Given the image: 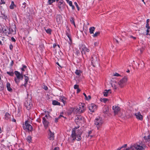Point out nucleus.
I'll list each match as a JSON object with an SVG mask.
<instances>
[{
	"label": "nucleus",
	"instance_id": "13",
	"mask_svg": "<svg viewBox=\"0 0 150 150\" xmlns=\"http://www.w3.org/2000/svg\"><path fill=\"white\" fill-rule=\"evenodd\" d=\"M112 109L115 115L117 114L120 111V108L117 106H113Z\"/></svg>",
	"mask_w": 150,
	"mask_h": 150
},
{
	"label": "nucleus",
	"instance_id": "15",
	"mask_svg": "<svg viewBox=\"0 0 150 150\" xmlns=\"http://www.w3.org/2000/svg\"><path fill=\"white\" fill-rule=\"evenodd\" d=\"M65 4V3L62 0H60L58 2V7L61 9L64 8Z\"/></svg>",
	"mask_w": 150,
	"mask_h": 150
},
{
	"label": "nucleus",
	"instance_id": "41",
	"mask_svg": "<svg viewBox=\"0 0 150 150\" xmlns=\"http://www.w3.org/2000/svg\"><path fill=\"white\" fill-rule=\"evenodd\" d=\"M7 73L11 76H13L14 74V73L13 72H9L7 71Z\"/></svg>",
	"mask_w": 150,
	"mask_h": 150
},
{
	"label": "nucleus",
	"instance_id": "61",
	"mask_svg": "<svg viewBox=\"0 0 150 150\" xmlns=\"http://www.w3.org/2000/svg\"><path fill=\"white\" fill-rule=\"evenodd\" d=\"M98 45V42H96L94 43V45L95 46H97Z\"/></svg>",
	"mask_w": 150,
	"mask_h": 150
},
{
	"label": "nucleus",
	"instance_id": "43",
	"mask_svg": "<svg viewBox=\"0 0 150 150\" xmlns=\"http://www.w3.org/2000/svg\"><path fill=\"white\" fill-rule=\"evenodd\" d=\"M113 75L114 76L122 77V76L120 74L116 72H115V73H114Z\"/></svg>",
	"mask_w": 150,
	"mask_h": 150
},
{
	"label": "nucleus",
	"instance_id": "50",
	"mask_svg": "<svg viewBox=\"0 0 150 150\" xmlns=\"http://www.w3.org/2000/svg\"><path fill=\"white\" fill-rule=\"evenodd\" d=\"M91 99V96H90L89 95L88 97H87V98H86V99L87 100H89Z\"/></svg>",
	"mask_w": 150,
	"mask_h": 150
},
{
	"label": "nucleus",
	"instance_id": "36",
	"mask_svg": "<svg viewBox=\"0 0 150 150\" xmlns=\"http://www.w3.org/2000/svg\"><path fill=\"white\" fill-rule=\"evenodd\" d=\"M100 34V32L98 31L96 32L93 35V37L95 38L99 35Z\"/></svg>",
	"mask_w": 150,
	"mask_h": 150
},
{
	"label": "nucleus",
	"instance_id": "30",
	"mask_svg": "<svg viewBox=\"0 0 150 150\" xmlns=\"http://www.w3.org/2000/svg\"><path fill=\"white\" fill-rule=\"evenodd\" d=\"M111 91V90L109 89L108 90H105V92L103 93V95L105 96H107L109 93V91Z\"/></svg>",
	"mask_w": 150,
	"mask_h": 150
},
{
	"label": "nucleus",
	"instance_id": "42",
	"mask_svg": "<svg viewBox=\"0 0 150 150\" xmlns=\"http://www.w3.org/2000/svg\"><path fill=\"white\" fill-rule=\"evenodd\" d=\"M26 139L28 142L29 143H30L31 140V137L30 136H28V137Z\"/></svg>",
	"mask_w": 150,
	"mask_h": 150
},
{
	"label": "nucleus",
	"instance_id": "24",
	"mask_svg": "<svg viewBox=\"0 0 150 150\" xmlns=\"http://www.w3.org/2000/svg\"><path fill=\"white\" fill-rule=\"evenodd\" d=\"M93 131V130H92L88 131V134L87 135H86L87 137H90L91 138L93 136V135H91Z\"/></svg>",
	"mask_w": 150,
	"mask_h": 150
},
{
	"label": "nucleus",
	"instance_id": "25",
	"mask_svg": "<svg viewBox=\"0 0 150 150\" xmlns=\"http://www.w3.org/2000/svg\"><path fill=\"white\" fill-rule=\"evenodd\" d=\"M95 29V28L94 27H90L89 29V32L90 34H93V32Z\"/></svg>",
	"mask_w": 150,
	"mask_h": 150
},
{
	"label": "nucleus",
	"instance_id": "5",
	"mask_svg": "<svg viewBox=\"0 0 150 150\" xmlns=\"http://www.w3.org/2000/svg\"><path fill=\"white\" fill-rule=\"evenodd\" d=\"M25 105L27 110L30 109L33 105L31 99L29 98L26 99L25 102Z\"/></svg>",
	"mask_w": 150,
	"mask_h": 150
},
{
	"label": "nucleus",
	"instance_id": "52",
	"mask_svg": "<svg viewBox=\"0 0 150 150\" xmlns=\"http://www.w3.org/2000/svg\"><path fill=\"white\" fill-rule=\"evenodd\" d=\"M60 99L61 100V101L63 102L64 104H65V101L64 100V99L62 98V97H61V98H60Z\"/></svg>",
	"mask_w": 150,
	"mask_h": 150
},
{
	"label": "nucleus",
	"instance_id": "12",
	"mask_svg": "<svg viewBox=\"0 0 150 150\" xmlns=\"http://www.w3.org/2000/svg\"><path fill=\"white\" fill-rule=\"evenodd\" d=\"M83 118L81 115H77L76 116V123L78 125V123H81V122L83 120Z\"/></svg>",
	"mask_w": 150,
	"mask_h": 150
},
{
	"label": "nucleus",
	"instance_id": "7",
	"mask_svg": "<svg viewBox=\"0 0 150 150\" xmlns=\"http://www.w3.org/2000/svg\"><path fill=\"white\" fill-rule=\"evenodd\" d=\"M79 47L82 54H85L86 52H89V50L86 47L85 45L82 44L79 45Z\"/></svg>",
	"mask_w": 150,
	"mask_h": 150
},
{
	"label": "nucleus",
	"instance_id": "1",
	"mask_svg": "<svg viewBox=\"0 0 150 150\" xmlns=\"http://www.w3.org/2000/svg\"><path fill=\"white\" fill-rule=\"evenodd\" d=\"M14 73L16 76L14 78V81L15 83L18 85L21 80H22L23 79V72L20 73L18 71H14Z\"/></svg>",
	"mask_w": 150,
	"mask_h": 150
},
{
	"label": "nucleus",
	"instance_id": "31",
	"mask_svg": "<svg viewBox=\"0 0 150 150\" xmlns=\"http://www.w3.org/2000/svg\"><path fill=\"white\" fill-rule=\"evenodd\" d=\"M16 6L14 4V2L13 1H12L11 4L10 6V8L11 9H13L14 8V7Z\"/></svg>",
	"mask_w": 150,
	"mask_h": 150
},
{
	"label": "nucleus",
	"instance_id": "26",
	"mask_svg": "<svg viewBox=\"0 0 150 150\" xmlns=\"http://www.w3.org/2000/svg\"><path fill=\"white\" fill-rule=\"evenodd\" d=\"M7 29L8 30V35L14 32L13 29L11 27L8 28L7 27Z\"/></svg>",
	"mask_w": 150,
	"mask_h": 150
},
{
	"label": "nucleus",
	"instance_id": "62",
	"mask_svg": "<svg viewBox=\"0 0 150 150\" xmlns=\"http://www.w3.org/2000/svg\"><path fill=\"white\" fill-rule=\"evenodd\" d=\"M83 94L84 95V96H85V99H86V98H87V96L86 95V94L84 93H83Z\"/></svg>",
	"mask_w": 150,
	"mask_h": 150
},
{
	"label": "nucleus",
	"instance_id": "56",
	"mask_svg": "<svg viewBox=\"0 0 150 150\" xmlns=\"http://www.w3.org/2000/svg\"><path fill=\"white\" fill-rule=\"evenodd\" d=\"M13 63H14L13 61V60H12L11 62L10 65L11 66H12Z\"/></svg>",
	"mask_w": 150,
	"mask_h": 150
},
{
	"label": "nucleus",
	"instance_id": "63",
	"mask_svg": "<svg viewBox=\"0 0 150 150\" xmlns=\"http://www.w3.org/2000/svg\"><path fill=\"white\" fill-rule=\"evenodd\" d=\"M76 53L77 54H80V51L79 50H77L76 52Z\"/></svg>",
	"mask_w": 150,
	"mask_h": 150
},
{
	"label": "nucleus",
	"instance_id": "58",
	"mask_svg": "<svg viewBox=\"0 0 150 150\" xmlns=\"http://www.w3.org/2000/svg\"><path fill=\"white\" fill-rule=\"evenodd\" d=\"M59 148L58 147H55L53 150H59Z\"/></svg>",
	"mask_w": 150,
	"mask_h": 150
},
{
	"label": "nucleus",
	"instance_id": "6",
	"mask_svg": "<svg viewBox=\"0 0 150 150\" xmlns=\"http://www.w3.org/2000/svg\"><path fill=\"white\" fill-rule=\"evenodd\" d=\"M103 121L101 118L100 117L99 118H96L94 121V124L96 125L98 130L102 126Z\"/></svg>",
	"mask_w": 150,
	"mask_h": 150
},
{
	"label": "nucleus",
	"instance_id": "21",
	"mask_svg": "<svg viewBox=\"0 0 150 150\" xmlns=\"http://www.w3.org/2000/svg\"><path fill=\"white\" fill-rule=\"evenodd\" d=\"M4 118L5 120H8L9 119H10V114L6 112L5 114V116H4Z\"/></svg>",
	"mask_w": 150,
	"mask_h": 150
},
{
	"label": "nucleus",
	"instance_id": "53",
	"mask_svg": "<svg viewBox=\"0 0 150 150\" xmlns=\"http://www.w3.org/2000/svg\"><path fill=\"white\" fill-rule=\"evenodd\" d=\"M11 40L13 42H15L16 41L15 39L13 37H11Z\"/></svg>",
	"mask_w": 150,
	"mask_h": 150
},
{
	"label": "nucleus",
	"instance_id": "55",
	"mask_svg": "<svg viewBox=\"0 0 150 150\" xmlns=\"http://www.w3.org/2000/svg\"><path fill=\"white\" fill-rule=\"evenodd\" d=\"M59 118H55L54 121L55 122H58V120L59 119Z\"/></svg>",
	"mask_w": 150,
	"mask_h": 150
},
{
	"label": "nucleus",
	"instance_id": "20",
	"mask_svg": "<svg viewBox=\"0 0 150 150\" xmlns=\"http://www.w3.org/2000/svg\"><path fill=\"white\" fill-rule=\"evenodd\" d=\"M24 76L25 77V83L24 84V86L25 87H26L27 84L28 83V82L29 79V78L28 77L26 76L25 75H24Z\"/></svg>",
	"mask_w": 150,
	"mask_h": 150
},
{
	"label": "nucleus",
	"instance_id": "38",
	"mask_svg": "<svg viewBox=\"0 0 150 150\" xmlns=\"http://www.w3.org/2000/svg\"><path fill=\"white\" fill-rule=\"evenodd\" d=\"M66 35L67 36V37H68V38H69V40H70V42H69V43L70 44L72 42H71V37H70V35L67 32H66Z\"/></svg>",
	"mask_w": 150,
	"mask_h": 150
},
{
	"label": "nucleus",
	"instance_id": "33",
	"mask_svg": "<svg viewBox=\"0 0 150 150\" xmlns=\"http://www.w3.org/2000/svg\"><path fill=\"white\" fill-rule=\"evenodd\" d=\"M76 7L77 10L79 11L80 9V7L81 6V5L80 4H78L76 2Z\"/></svg>",
	"mask_w": 150,
	"mask_h": 150
},
{
	"label": "nucleus",
	"instance_id": "9",
	"mask_svg": "<svg viewBox=\"0 0 150 150\" xmlns=\"http://www.w3.org/2000/svg\"><path fill=\"white\" fill-rule=\"evenodd\" d=\"M23 128L24 129H27L29 131H31L33 129L31 125L28 123V121H25L24 125H23Z\"/></svg>",
	"mask_w": 150,
	"mask_h": 150
},
{
	"label": "nucleus",
	"instance_id": "27",
	"mask_svg": "<svg viewBox=\"0 0 150 150\" xmlns=\"http://www.w3.org/2000/svg\"><path fill=\"white\" fill-rule=\"evenodd\" d=\"M52 104L54 105H60V103L58 101L56 100H54L52 101Z\"/></svg>",
	"mask_w": 150,
	"mask_h": 150
},
{
	"label": "nucleus",
	"instance_id": "23",
	"mask_svg": "<svg viewBox=\"0 0 150 150\" xmlns=\"http://www.w3.org/2000/svg\"><path fill=\"white\" fill-rule=\"evenodd\" d=\"M10 83H9L8 82L6 84V87L7 88V90H8V91L11 92L12 91V89L10 87Z\"/></svg>",
	"mask_w": 150,
	"mask_h": 150
},
{
	"label": "nucleus",
	"instance_id": "11",
	"mask_svg": "<svg viewBox=\"0 0 150 150\" xmlns=\"http://www.w3.org/2000/svg\"><path fill=\"white\" fill-rule=\"evenodd\" d=\"M69 141L74 143L75 140V128H74L72 130L71 137L69 139Z\"/></svg>",
	"mask_w": 150,
	"mask_h": 150
},
{
	"label": "nucleus",
	"instance_id": "37",
	"mask_svg": "<svg viewBox=\"0 0 150 150\" xmlns=\"http://www.w3.org/2000/svg\"><path fill=\"white\" fill-rule=\"evenodd\" d=\"M1 14L2 15V17L3 19H4L5 20H6L7 19V17L5 15V14L2 13L1 12Z\"/></svg>",
	"mask_w": 150,
	"mask_h": 150
},
{
	"label": "nucleus",
	"instance_id": "59",
	"mask_svg": "<svg viewBox=\"0 0 150 150\" xmlns=\"http://www.w3.org/2000/svg\"><path fill=\"white\" fill-rule=\"evenodd\" d=\"M127 146V144H125L123 145L122 147V148L124 147H126Z\"/></svg>",
	"mask_w": 150,
	"mask_h": 150
},
{
	"label": "nucleus",
	"instance_id": "49",
	"mask_svg": "<svg viewBox=\"0 0 150 150\" xmlns=\"http://www.w3.org/2000/svg\"><path fill=\"white\" fill-rule=\"evenodd\" d=\"M112 87L115 89H116L117 88V86L115 84L112 85Z\"/></svg>",
	"mask_w": 150,
	"mask_h": 150
},
{
	"label": "nucleus",
	"instance_id": "17",
	"mask_svg": "<svg viewBox=\"0 0 150 150\" xmlns=\"http://www.w3.org/2000/svg\"><path fill=\"white\" fill-rule=\"evenodd\" d=\"M42 122L45 129H47L48 127L49 122L46 120L45 117L42 118Z\"/></svg>",
	"mask_w": 150,
	"mask_h": 150
},
{
	"label": "nucleus",
	"instance_id": "48",
	"mask_svg": "<svg viewBox=\"0 0 150 150\" xmlns=\"http://www.w3.org/2000/svg\"><path fill=\"white\" fill-rule=\"evenodd\" d=\"M146 27L147 28L150 29V27L149 26V23H146Z\"/></svg>",
	"mask_w": 150,
	"mask_h": 150
},
{
	"label": "nucleus",
	"instance_id": "32",
	"mask_svg": "<svg viewBox=\"0 0 150 150\" xmlns=\"http://www.w3.org/2000/svg\"><path fill=\"white\" fill-rule=\"evenodd\" d=\"M8 30L7 27H6V28H3L2 29L3 33L7 35H8Z\"/></svg>",
	"mask_w": 150,
	"mask_h": 150
},
{
	"label": "nucleus",
	"instance_id": "51",
	"mask_svg": "<svg viewBox=\"0 0 150 150\" xmlns=\"http://www.w3.org/2000/svg\"><path fill=\"white\" fill-rule=\"evenodd\" d=\"M0 3L1 4H5V2H4V0H1V1H0Z\"/></svg>",
	"mask_w": 150,
	"mask_h": 150
},
{
	"label": "nucleus",
	"instance_id": "44",
	"mask_svg": "<svg viewBox=\"0 0 150 150\" xmlns=\"http://www.w3.org/2000/svg\"><path fill=\"white\" fill-rule=\"evenodd\" d=\"M4 89V86L2 83H0V91Z\"/></svg>",
	"mask_w": 150,
	"mask_h": 150
},
{
	"label": "nucleus",
	"instance_id": "10",
	"mask_svg": "<svg viewBox=\"0 0 150 150\" xmlns=\"http://www.w3.org/2000/svg\"><path fill=\"white\" fill-rule=\"evenodd\" d=\"M88 107L90 111L92 112H94L97 108V106L94 104L93 103L88 105Z\"/></svg>",
	"mask_w": 150,
	"mask_h": 150
},
{
	"label": "nucleus",
	"instance_id": "14",
	"mask_svg": "<svg viewBox=\"0 0 150 150\" xmlns=\"http://www.w3.org/2000/svg\"><path fill=\"white\" fill-rule=\"evenodd\" d=\"M135 115L137 119L139 120H143V116L141 115L140 112L136 113L134 114Z\"/></svg>",
	"mask_w": 150,
	"mask_h": 150
},
{
	"label": "nucleus",
	"instance_id": "22",
	"mask_svg": "<svg viewBox=\"0 0 150 150\" xmlns=\"http://www.w3.org/2000/svg\"><path fill=\"white\" fill-rule=\"evenodd\" d=\"M82 73V71L80 70L76 69V74L79 77L81 76V74Z\"/></svg>",
	"mask_w": 150,
	"mask_h": 150
},
{
	"label": "nucleus",
	"instance_id": "18",
	"mask_svg": "<svg viewBox=\"0 0 150 150\" xmlns=\"http://www.w3.org/2000/svg\"><path fill=\"white\" fill-rule=\"evenodd\" d=\"M109 112L108 107H105L103 108V112L105 114H107Z\"/></svg>",
	"mask_w": 150,
	"mask_h": 150
},
{
	"label": "nucleus",
	"instance_id": "40",
	"mask_svg": "<svg viewBox=\"0 0 150 150\" xmlns=\"http://www.w3.org/2000/svg\"><path fill=\"white\" fill-rule=\"evenodd\" d=\"M45 30L47 33L50 34H51L52 30L50 29L49 28L47 29H45Z\"/></svg>",
	"mask_w": 150,
	"mask_h": 150
},
{
	"label": "nucleus",
	"instance_id": "46",
	"mask_svg": "<svg viewBox=\"0 0 150 150\" xmlns=\"http://www.w3.org/2000/svg\"><path fill=\"white\" fill-rule=\"evenodd\" d=\"M42 87L43 89H44L45 90H47L48 89V87L47 86H46L45 85H43L42 86Z\"/></svg>",
	"mask_w": 150,
	"mask_h": 150
},
{
	"label": "nucleus",
	"instance_id": "28",
	"mask_svg": "<svg viewBox=\"0 0 150 150\" xmlns=\"http://www.w3.org/2000/svg\"><path fill=\"white\" fill-rule=\"evenodd\" d=\"M70 20L71 23L73 24L75 26V23L74 22V18L73 17H71L70 18Z\"/></svg>",
	"mask_w": 150,
	"mask_h": 150
},
{
	"label": "nucleus",
	"instance_id": "57",
	"mask_svg": "<svg viewBox=\"0 0 150 150\" xmlns=\"http://www.w3.org/2000/svg\"><path fill=\"white\" fill-rule=\"evenodd\" d=\"M68 3H69V5H70V6H72V2L71 1H69Z\"/></svg>",
	"mask_w": 150,
	"mask_h": 150
},
{
	"label": "nucleus",
	"instance_id": "47",
	"mask_svg": "<svg viewBox=\"0 0 150 150\" xmlns=\"http://www.w3.org/2000/svg\"><path fill=\"white\" fill-rule=\"evenodd\" d=\"M26 66L25 65H23V67L21 68V70L22 71H25V69L26 68Z\"/></svg>",
	"mask_w": 150,
	"mask_h": 150
},
{
	"label": "nucleus",
	"instance_id": "2",
	"mask_svg": "<svg viewBox=\"0 0 150 150\" xmlns=\"http://www.w3.org/2000/svg\"><path fill=\"white\" fill-rule=\"evenodd\" d=\"M91 65L94 67L98 64L99 59L98 56L96 54H93L91 59Z\"/></svg>",
	"mask_w": 150,
	"mask_h": 150
},
{
	"label": "nucleus",
	"instance_id": "34",
	"mask_svg": "<svg viewBox=\"0 0 150 150\" xmlns=\"http://www.w3.org/2000/svg\"><path fill=\"white\" fill-rule=\"evenodd\" d=\"M144 138L147 142H150V135H149L148 137L144 136Z\"/></svg>",
	"mask_w": 150,
	"mask_h": 150
},
{
	"label": "nucleus",
	"instance_id": "19",
	"mask_svg": "<svg viewBox=\"0 0 150 150\" xmlns=\"http://www.w3.org/2000/svg\"><path fill=\"white\" fill-rule=\"evenodd\" d=\"M49 138L50 140H53L54 139V133L50 131V133L49 134Z\"/></svg>",
	"mask_w": 150,
	"mask_h": 150
},
{
	"label": "nucleus",
	"instance_id": "8",
	"mask_svg": "<svg viewBox=\"0 0 150 150\" xmlns=\"http://www.w3.org/2000/svg\"><path fill=\"white\" fill-rule=\"evenodd\" d=\"M82 133V131L81 129H78L76 131V140L79 141L81 139V137Z\"/></svg>",
	"mask_w": 150,
	"mask_h": 150
},
{
	"label": "nucleus",
	"instance_id": "54",
	"mask_svg": "<svg viewBox=\"0 0 150 150\" xmlns=\"http://www.w3.org/2000/svg\"><path fill=\"white\" fill-rule=\"evenodd\" d=\"M9 48L11 50H12L13 48V46L12 44H11L9 46Z\"/></svg>",
	"mask_w": 150,
	"mask_h": 150
},
{
	"label": "nucleus",
	"instance_id": "29",
	"mask_svg": "<svg viewBox=\"0 0 150 150\" xmlns=\"http://www.w3.org/2000/svg\"><path fill=\"white\" fill-rule=\"evenodd\" d=\"M76 93H78L81 91V90L79 88V85L76 84Z\"/></svg>",
	"mask_w": 150,
	"mask_h": 150
},
{
	"label": "nucleus",
	"instance_id": "4",
	"mask_svg": "<svg viewBox=\"0 0 150 150\" xmlns=\"http://www.w3.org/2000/svg\"><path fill=\"white\" fill-rule=\"evenodd\" d=\"M127 81V78L125 76L122 79L118 81L117 83L119 86L120 88H123L125 86Z\"/></svg>",
	"mask_w": 150,
	"mask_h": 150
},
{
	"label": "nucleus",
	"instance_id": "3",
	"mask_svg": "<svg viewBox=\"0 0 150 150\" xmlns=\"http://www.w3.org/2000/svg\"><path fill=\"white\" fill-rule=\"evenodd\" d=\"M85 104L84 103H79L76 106V111L79 113H83L85 111L84 106Z\"/></svg>",
	"mask_w": 150,
	"mask_h": 150
},
{
	"label": "nucleus",
	"instance_id": "45",
	"mask_svg": "<svg viewBox=\"0 0 150 150\" xmlns=\"http://www.w3.org/2000/svg\"><path fill=\"white\" fill-rule=\"evenodd\" d=\"M55 0H48V3L49 4H51L52 3L55 1Z\"/></svg>",
	"mask_w": 150,
	"mask_h": 150
},
{
	"label": "nucleus",
	"instance_id": "35",
	"mask_svg": "<svg viewBox=\"0 0 150 150\" xmlns=\"http://www.w3.org/2000/svg\"><path fill=\"white\" fill-rule=\"evenodd\" d=\"M74 110V109L72 108H70L68 112V114L69 115H71V113H72V112H73Z\"/></svg>",
	"mask_w": 150,
	"mask_h": 150
},
{
	"label": "nucleus",
	"instance_id": "64",
	"mask_svg": "<svg viewBox=\"0 0 150 150\" xmlns=\"http://www.w3.org/2000/svg\"><path fill=\"white\" fill-rule=\"evenodd\" d=\"M122 148V147L121 146V147H119L118 148H117V150H120Z\"/></svg>",
	"mask_w": 150,
	"mask_h": 150
},
{
	"label": "nucleus",
	"instance_id": "39",
	"mask_svg": "<svg viewBox=\"0 0 150 150\" xmlns=\"http://www.w3.org/2000/svg\"><path fill=\"white\" fill-rule=\"evenodd\" d=\"M100 100L101 102H103L104 103H105L108 100V99L106 98H101L100 99Z\"/></svg>",
	"mask_w": 150,
	"mask_h": 150
},
{
	"label": "nucleus",
	"instance_id": "60",
	"mask_svg": "<svg viewBox=\"0 0 150 150\" xmlns=\"http://www.w3.org/2000/svg\"><path fill=\"white\" fill-rule=\"evenodd\" d=\"M130 37L131 38H133V39H134V40L136 39V37H134V36H132V35H131V36H130Z\"/></svg>",
	"mask_w": 150,
	"mask_h": 150
},
{
	"label": "nucleus",
	"instance_id": "16",
	"mask_svg": "<svg viewBox=\"0 0 150 150\" xmlns=\"http://www.w3.org/2000/svg\"><path fill=\"white\" fill-rule=\"evenodd\" d=\"M57 22L59 24L62 21V17L60 14H57L56 16Z\"/></svg>",
	"mask_w": 150,
	"mask_h": 150
}]
</instances>
